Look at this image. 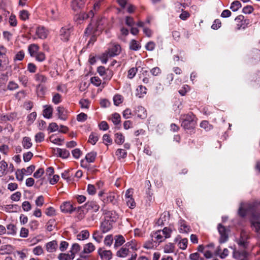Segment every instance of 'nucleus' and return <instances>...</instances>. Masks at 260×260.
<instances>
[{
    "label": "nucleus",
    "instance_id": "obj_58",
    "mask_svg": "<svg viewBox=\"0 0 260 260\" xmlns=\"http://www.w3.org/2000/svg\"><path fill=\"white\" fill-rule=\"evenodd\" d=\"M114 103L115 105L118 106L123 101V98L121 95L117 94L113 98Z\"/></svg>",
    "mask_w": 260,
    "mask_h": 260
},
{
    "label": "nucleus",
    "instance_id": "obj_22",
    "mask_svg": "<svg viewBox=\"0 0 260 260\" xmlns=\"http://www.w3.org/2000/svg\"><path fill=\"white\" fill-rule=\"evenodd\" d=\"M102 28L100 26V23L98 22V24H97V26L96 28H94L92 25L90 24L88 27L86 28L85 34L89 35L91 33H93L94 35H96L97 33L96 32L99 30H102Z\"/></svg>",
    "mask_w": 260,
    "mask_h": 260
},
{
    "label": "nucleus",
    "instance_id": "obj_31",
    "mask_svg": "<svg viewBox=\"0 0 260 260\" xmlns=\"http://www.w3.org/2000/svg\"><path fill=\"white\" fill-rule=\"evenodd\" d=\"M43 110V116L47 118H50L52 115L53 108L51 106H45Z\"/></svg>",
    "mask_w": 260,
    "mask_h": 260
},
{
    "label": "nucleus",
    "instance_id": "obj_19",
    "mask_svg": "<svg viewBox=\"0 0 260 260\" xmlns=\"http://www.w3.org/2000/svg\"><path fill=\"white\" fill-rule=\"evenodd\" d=\"M85 0H72L71 7L73 10L78 11L83 7Z\"/></svg>",
    "mask_w": 260,
    "mask_h": 260
},
{
    "label": "nucleus",
    "instance_id": "obj_14",
    "mask_svg": "<svg viewBox=\"0 0 260 260\" xmlns=\"http://www.w3.org/2000/svg\"><path fill=\"white\" fill-rule=\"evenodd\" d=\"M61 211L64 213H71L75 211L76 208L73 207L70 202H64L60 207Z\"/></svg>",
    "mask_w": 260,
    "mask_h": 260
},
{
    "label": "nucleus",
    "instance_id": "obj_60",
    "mask_svg": "<svg viewBox=\"0 0 260 260\" xmlns=\"http://www.w3.org/2000/svg\"><path fill=\"white\" fill-rule=\"evenodd\" d=\"M155 46V43L154 42L149 41L146 44L145 48L147 50L151 51L154 49Z\"/></svg>",
    "mask_w": 260,
    "mask_h": 260
},
{
    "label": "nucleus",
    "instance_id": "obj_18",
    "mask_svg": "<svg viewBox=\"0 0 260 260\" xmlns=\"http://www.w3.org/2000/svg\"><path fill=\"white\" fill-rule=\"evenodd\" d=\"M121 51V47L119 45L115 44L110 48L108 51H107L110 54V57H113L115 55H118Z\"/></svg>",
    "mask_w": 260,
    "mask_h": 260
},
{
    "label": "nucleus",
    "instance_id": "obj_35",
    "mask_svg": "<svg viewBox=\"0 0 260 260\" xmlns=\"http://www.w3.org/2000/svg\"><path fill=\"white\" fill-rule=\"evenodd\" d=\"M164 252L166 253H173L175 251V246L174 244L169 243L164 246Z\"/></svg>",
    "mask_w": 260,
    "mask_h": 260
},
{
    "label": "nucleus",
    "instance_id": "obj_52",
    "mask_svg": "<svg viewBox=\"0 0 260 260\" xmlns=\"http://www.w3.org/2000/svg\"><path fill=\"white\" fill-rule=\"evenodd\" d=\"M111 120L113 123L115 125L120 122V116L118 113H115L112 115Z\"/></svg>",
    "mask_w": 260,
    "mask_h": 260
},
{
    "label": "nucleus",
    "instance_id": "obj_57",
    "mask_svg": "<svg viewBox=\"0 0 260 260\" xmlns=\"http://www.w3.org/2000/svg\"><path fill=\"white\" fill-rule=\"evenodd\" d=\"M200 126L202 128H204L207 131H209L212 128V125L209 123L208 121L205 120L203 121L200 123Z\"/></svg>",
    "mask_w": 260,
    "mask_h": 260
},
{
    "label": "nucleus",
    "instance_id": "obj_28",
    "mask_svg": "<svg viewBox=\"0 0 260 260\" xmlns=\"http://www.w3.org/2000/svg\"><path fill=\"white\" fill-rule=\"evenodd\" d=\"M8 164L5 161H0V176L7 174L8 172Z\"/></svg>",
    "mask_w": 260,
    "mask_h": 260
},
{
    "label": "nucleus",
    "instance_id": "obj_4",
    "mask_svg": "<svg viewBox=\"0 0 260 260\" xmlns=\"http://www.w3.org/2000/svg\"><path fill=\"white\" fill-rule=\"evenodd\" d=\"M34 79L38 83V87L43 89V85L47 82L48 78L42 72H39L34 75Z\"/></svg>",
    "mask_w": 260,
    "mask_h": 260
},
{
    "label": "nucleus",
    "instance_id": "obj_6",
    "mask_svg": "<svg viewBox=\"0 0 260 260\" xmlns=\"http://www.w3.org/2000/svg\"><path fill=\"white\" fill-rule=\"evenodd\" d=\"M72 32V27L64 26L62 27L60 30V38L64 41L67 42L69 40L71 34Z\"/></svg>",
    "mask_w": 260,
    "mask_h": 260
},
{
    "label": "nucleus",
    "instance_id": "obj_46",
    "mask_svg": "<svg viewBox=\"0 0 260 260\" xmlns=\"http://www.w3.org/2000/svg\"><path fill=\"white\" fill-rule=\"evenodd\" d=\"M99 140V137L98 135L95 133H92L88 139V142L91 143L92 145H94Z\"/></svg>",
    "mask_w": 260,
    "mask_h": 260
},
{
    "label": "nucleus",
    "instance_id": "obj_17",
    "mask_svg": "<svg viewBox=\"0 0 260 260\" xmlns=\"http://www.w3.org/2000/svg\"><path fill=\"white\" fill-rule=\"evenodd\" d=\"M36 34L39 38L45 39L48 36V31L44 27H38L36 29Z\"/></svg>",
    "mask_w": 260,
    "mask_h": 260
},
{
    "label": "nucleus",
    "instance_id": "obj_56",
    "mask_svg": "<svg viewBox=\"0 0 260 260\" xmlns=\"http://www.w3.org/2000/svg\"><path fill=\"white\" fill-rule=\"evenodd\" d=\"M49 140L52 143L58 145H61L60 142H63L64 141L63 139H61L58 138H55L53 135H52L49 137Z\"/></svg>",
    "mask_w": 260,
    "mask_h": 260
},
{
    "label": "nucleus",
    "instance_id": "obj_9",
    "mask_svg": "<svg viewBox=\"0 0 260 260\" xmlns=\"http://www.w3.org/2000/svg\"><path fill=\"white\" fill-rule=\"evenodd\" d=\"M18 119V116L16 113H11L7 115L0 114V122L5 123L7 121L13 122Z\"/></svg>",
    "mask_w": 260,
    "mask_h": 260
},
{
    "label": "nucleus",
    "instance_id": "obj_45",
    "mask_svg": "<svg viewBox=\"0 0 260 260\" xmlns=\"http://www.w3.org/2000/svg\"><path fill=\"white\" fill-rule=\"evenodd\" d=\"M168 214L164 213L160 215V218L157 221V224L158 225H162L164 224V222L166 221L169 219V217L168 216Z\"/></svg>",
    "mask_w": 260,
    "mask_h": 260
},
{
    "label": "nucleus",
    "instance_id": "obj_43",
    "mask_svg": "<svg viewBox=\"0 0 260 260\" xmlns=\"http://www.w3.org/2000/svg\"><path fill=\"white\" fill-rule=\"evenodd\" d=\"M241 7V4L239 1H235L232 3L230 9L233 12H236L238 11Z\"/></svg>",
    "mask_w": 260,
    "mask_h": 260
},
{
    "label": "nucleus",
    "instance_id": "obj_51",
    "mask_svg": "<svg viewBox=\"0 0 260 260\" xmlns=\"http://www.w3.org/2000/svg\"><path fill=\"white\" fill-rule=\"evenodd\" d=\"M116 155L119 159L124 158L126 156L127 153L125 150L122 149H118L116 152Z\"/></svg>",
    "mask_w": 260,
    "mask_h": 260
},
{
    "label": "nucleus",
    "instance_id": "obj_24",
    "mask_svg": "<svg viewBox=\"0 0 260 260\" xmlns=\"http://www.w3.org/2000/svg\"><path fill=\"white\" fill-rule=\"evenodd\" d=\"M57 111L58 117L59 119L63 120L67 119V111L63 107H58Z\"/></svg>",
    "mask_w": 260,
    "mask_h": 260
},
{
    "label": "nucleus",
    "instance_id": "obj_48",
    "mask_svg": "<svg viewBox=\"0 0 260 260\" xmlns=\"http://www.w3.org/2000/svg\"><path fill=\"white\" fill-rule=\"evenodd\" d=\"M114 238L112 235H109L105 237L104 239V244L108 246H111L113 243Z\"/></svg>",
    "mask_w": 260,
    "mask_h": 260
},
{
    "label": "nucleus",
    "instance_id": "obj_26",
    "mask_svg": "<svg viewBox=\"0 0 260 260\" xmlns=\"http://www.w3.org/2000/svg\"><path fill=\"white\" fill-rule=\"evenodd\" d=\"M55 151L57 154V155L63 158H67L70 155V152L65 149L57 148Z\"/></svg>",
    "mask_w": 260,
    "mask_h": 260
},
{
    "label": "nucleus",
    "instance_id": "obj_47",
    "mask_svg": "<svg viewBox=\"0 0 260 260\" xmlns=\"http://www.w3.org/2000/svg\"><path fill=\"white\" fill-rule=\"evenodd\" d=\"M161 231L162 232V236H164L165 239H166V238H170L172 232V230H171V229L169 227L165 228L162 230V231Z\"/></svg>",
    "mask_w": 260,
    "mask_h": 260
},
{
    "label": "nucleus",
    "instance_id": "obj_29",
    "mask_svg": "<svg viewBox=\"0 0 260 260\" xmlns=\"http://www.w3.org/2000/svg\"><path fill=\"white\" fill-rule=\"evenodd\" d=\"M259 217L255 219L254 217L251 219V226L254 229L255 232L260 233V222L258 221Z\"/></svg>",
    "mask_w": 260,
    "mask_h": 260
},
{
    "label": "nucleus",
    "instance_id": "obj_41",
    "mask_svg": "<svg viewBox=\"0 0 260 260\" xmlns=\"http://www.w3.org/2000/svg\"><path fill=\"white\" fill-rule=\"evenodd\" d=\"M77 212L78 213V218L80 219H82L84 217L85 215L87 212L84 208V206L79 207L77 209Z\"/></svg>",
    "mask_w": 260,
    "mask_h": 260
},
{
    "label": "nucleus",
    "instance_id": "obj_32",
    "mask_svg": "<svg viewBox=\"0 0 260 260\" xmlns=\"http://www.w3.org/2000/svg\"><path fill=\"white\" fill-rule=\"evenodd\" d=\"M89 237V232L87 230H83L77 235V238L79 240H84L88 239Z\"/></svg>",
    "mask_w": 260,
    "mask_h": 260
},
{
    "label": "nucleus",
    "instance_id": "obj_63",
    "mask_svg": "<svg viewBox=\"0 0 260 260\" xmlns=\"http://www.w3.org/2000/svg\"><path fill=\"white\" fill-rule=\"evenodd\" d=\"M253 10H254V9L252 6H247L244 7L243 8L242 12L244 14H251V13H252Z\"/></svg>",
    "mask_w": 260,
    "mask_h": 260
},
{
    "label": "nucleus",
    "instance_id": "obj_20",
    "mask_svg": "<svg viewBox=\"0 0 260 260\" xmlns=\"http://www.w3.org/2000/svg\"><path fill=\"white\" fill-rule=\"evenodd\" d=\"M39 46L36 44H31L28 46V51L31 57H35L39 52Z\"/></svg>",
    "mask_w": 260,
    "mask_h": 260
},
{
    "label": "nucleus",
    "instance_id": "obj_34",
    "mask_svg": "<svg viewBox=\"0 0 260 260\" xmlns=\"http://www.w3.org/2000/svg\"><path fill=\"white\" fill-rule=\"evenodd\" d=\"M74 257V254L60 253L58 258L59 260H73Z\"/></svg>",
    "mask_w": 260,
    "mask_h": 260
},
{
    "label": "nucleus",
    "instance_id": "obj_33",
    "mask_svg": "<svg viewBox=\"0 0 260 260\" xmlns=\"http://www.w3.org/2000/svg\"><path fill=\"white\" fill-rule=\"evenodd\" d=\"M137 111V114L138 117L142 119H144L146 117V111L144 107L142 106L138 107Z\"/></svg>",
    "mask_w": 260,
    "mask_h": 260
},
{
    "label": "nucleus",
    "instance_id": "obj_10",
    "mask_svg": "<svg viewBox=\"0 0 260 260\" xmlns=\"http://www.w3.org/2000/svg\"><path fill=\"white\" fill-rule=\"evenodd\" d=\"M97 71L101 76H103L105 80H109L112 77V73L110 71L106 70L103 66L99 67Z\"/></svg>",
    "mask_w": 260,
    "mask_h": 260
},
{
    "label": "nucleus",
    "instance_id": "obj_44",
    "mask_svg": "<svg viewBox=\"0 0 260 260\" xmlns=\"http://www.w3.org/2000/svg\"><path fill=\"white\" fill-rule=\"evenodd\" d=\"M137 95L139 98L143 97L147 92V89L145 86L140 85L137 89Z\"/></svg>",
    "mask_w": 260,
    "mask_h": 260
},
{
    "label": "nucleus",
    "instance_id": "obj_2",
    "mask_svg": "<svg viewBox=\"0 0 260 260\" xmlns=\"http://www.w3.org/2000/svg\"><path fill=\"white\" fill-rule=\"evenodd\" d=\"M182 122L181 125L185 129L193 128L196 124L195 116L192 113L184 115L182 116Z\"/></svg>",
    "mask_w": 260,
    "mask_h": 260
},
{
    "label": "nucleus",
    "instance_id": "obj_27",
    "mask_svg": "<svg viewBox=\"0 0 260 260\" xmlns=\"http://www.w3.org/2000/svg\"><path fill=\"white\" fill-rule=\"evenodd\" d=\"M115 200V195L112 192L107 193L104 198L102 199L103 201L105 203H112Z\"/></svg>",
    "mask_w": 260,
    "mask_h": 260
},
{
    "label": "nucleus",
    "instance_id": "obj_49",
    "mask_svg": "<svg viewBox=\"0 0 260 260\" xmlns=\"http://www.w3.org/2000/svg\"><path fill=\"white\" fill-rule=\"evenodd\" d=\"M94 16V12L93 10H90L88 14L82 13L80 14L79 18L81 19L84 20L87 19L88 18L90 17H93Z\"/></svg>",
    "mask_w": 260,
    "mask_h": 260
},
{
    "label": "nucleus",
    "instance_id": "obj_23",
    "mask_svg": "<svg viewBox=\"0 0 260 260\" xmlns=\"http://www.w3.org/2000/svg\"><path fill=\"white\" fill-rule=\"evenodd\" d=\"M46 250L48 252H55L57 248V243L55 240L52 241L47 243L46 245Z\"/></svg>",
    "mask_w": 260,
    "mask_h": 260
},
{
    "label": "nucleus",
    "instance_id": "obj_42",
    "mask_svg": "<svg viewBox=\"0 0 260 260\" xmlns=\"http://www.w3.org/2000/svg\"><path fill=\"white\" fill-rule=\"evenodd\" d=\"M141 48V45L138 43V42L135 40H132L129 44V48L131 50L137 51L138 50Z\"/></svg>",
    "mask_w": 260,
    "mask_h": 260
},
{
    "label": "nucleus",
    "instance_id": "obj_7",
    "mask_svg": "<svg viewBox=\"0 0 260 260\" xmlns=\"http://www.w3.org/2000/svg\"><path fill=\"white\" fill-rule=\"evenodd\" d=\"M217 228L218 232L220 235V237L219 240V243H225L228 241L229 238L227 229L221 224H218Z\"/></svg>",
    "mask_w": 260,
    "mask_h": 260
},
{
    "label": "nucleus",
    "instance_id": "obj_64",
    "mask_svg": "<svg viewBox=\"0 0 260 260\" xmlns=\"http://www.w3.org/2000/svg\"><path fill=\"white\" fill-rule=\"evenodd\" d=\"M90 81L91 83L95 85L96 86H99L101 84V80L98 77H93L91 78Z\"/></svg>",
    "mask_w": 260,
    "mask_h": 260
},
{
    "label": "nucleus",
    "instance_id": "obj_38",
    "mask_svg": "<svg viewBox=\"0 0 260 260\" xmlns=\"http://www.w3.org/2000/svg\"><path fill=\"white\" fill-rule=\"evenodd\" d=\"M103 236L99 231H95L92 235L93 239L98 243L101 242Z\"/></svg>",
    "mask_w": 260,
    "mask_h": 260
},
{
    "label": "nucleus",
    "instance_id": "obj_15",
    "mask_svg": "<svg viewBox=\"0 0 260 260\" xmlns=\"http://www.w3.org/2000/svg\"><path fill=\"white\" fill-rule=\"evenodd\" d=\"M114 247L117 249L122 246L125 242L124 237L121 235H117L114 237Z\"/></svg>",
    "mask_w": 260,
    "mask_h": 260
},
{
    "label": "nucleus",
    "instance_id": "obj_1",
    "mask_svg": "<svg viewBox=\"0 0 260 260\" xmlns=\"http://www.w3.org/2000/svg\"><path fill=\"white\" fill-rule=\"evenodd\" d=\"M129 249L137 250V243L134 241H131L125 243L116 252V256L120 257H125L129 253Z\"/></svg>",
    "mask_w": 260,
    "mask_h": 260
},
{
    "label": "nucleus",
    "instance_id": "obj_39",
    "mask_svg": "<svg viewBox=\"0 0 260 260\" xmlns=\"http://www.w3.org/2000/svg\"><path fill=\"white\" fill-rule=\"evenodd\" d=\"M96 152L92 151L88 153L85 156V159L88 162H93L96 157Z\"/></svg>",
    "mask_w": 260,
    "mask_h": 260
},
{
    "label": "nucleus",
    "instance_id": "obj_30",
    "mask_svg": "<svg viewBox=\"0 0 260 260\" xmlns=\"http://www.w3.org/2000/svg\"><path fill=\"white\" fill-rule=\"evenodd\" d=\"M6 234L8 235H14L16 234V228L13 224L7 225Z\"/></svg>",
    "mask_w": 260,
    "mask_h": 260
},
{
    "label": "nucleus",
    "instance_id": "obj_54",
    "mask_svg": "<svg viewBox=\"0 0 260 260\" xmlns=\"http://www.w3.org/2000/svg\"><path fill=\"white\" fill-rule=\"evenodd\" d=\"M19 86L17 83L14 81H10L7 85L8 89L10 90H14L18 88Z\"/></svg>",
    "mask_w": 260,
    "mask_h": 260
},
{
    "label": "nucleus",
    "instance_id": "obj_59",
    "mask_svg": "<svg viewBox=\"0 0 260 260\" xmlns=\"http://www.w3.org/2000/svg\"><path fill=\"white\" fill-rule=\"evenodd\" d=\"M19 81L24 86H27L28 78L25 75H21L19 77Z\"/></svg>",
    "mask_w": 260,
    "mask_h": 260
},
{
    "label": "nucleus",
    "instance_id": "obj_53",
    "mask_svg": "<svg viewBox=\"0 0 260 260\" xmlns=\"http://www.w3.org/2000/svg\"><path fill=\"white\" fill-rule=\"evenodd\" d=\"M187 239L186 238H184L178 242V246L179 248L182 250H184L186 248L187 246Z\"/></svg>",
    "mask_w": 260,
    "mask_h": 260
},
{
    "label": "nucleus",
    "instance_id": "obj_40",
    "mask_svg": "<svg viewBox=\"0 0 260 260\" xmlns=\"http://www.w3.org/2000/svg\"><path fill=\"white\" fill-rule=\"evenodd\" d=\"M24 171V168L17 170L15 173V175L16 178L18 180L20 181H22L23 180L24 175H25Z\"/></svg>",
    "mask_w": 260,
    "mask_h": 260
},
{
    "label": "nucleus",
    "instance_id": "obj_61",
    "mask_svg": "<svg viewBox=\"0 0 260 260\" xmlns=\"http://www.w3.org/2000/svg\"><path fill=\"white\" fill-rule=\"evenodd\" d=\"M44 140V134L40 132L37 133L35 136V141L37 143L41 142Z\"/></svg>",
    "mask_w": 260,
    "mask_h": 260
},
{
    "label": "nucleus",
    "instance_id": "obj_50",
    "mask_svg": "<svg viewBox=\"0 0 260 260\" xmlns=\"http://www.w3.org/2000/svg\"><path fill=\"white\" fill-rule=\"evenodd\" d=\"M115 142L117 144H121L124 142V138L120 133H116L115 135Z\"/></svg>",
    "mask_w": 260,
    "mask_h": 260
},
{
    "label": "nucleus",
    "instance_id": "obj_11",
    "mask_svg": "<svg viewBox=\"0 0 260 260\" xmlns=\"http://www.w3.org/2000/svg\"><path fill=\"white\" fill-rule=\"evenodd\" d=\"M84 206L86 212L90 211L96 212L100 208L99 205L95 201L88 202Z\"/></svg>",
    "mask_w": 260,
    "mask_h": 260
},
{
    "label": "nucleus",
    "instance_id": "obj_62",
    "mask_svg": "<svg viewBox=\"0 0 260 260\" xmlns=\"http://www.w3.org/2000/svg\"><path fill=\"white\" fill-rule=\"evenodd\" d=\"M154 241L152 240H148L145 242L143 247L147 249H150L154 247Z\"/></svg>",
    "mask_w": 260,
    "mask_h": 260
},
{
    "label": "nucleus",
    "instance_id": "obj_3",
    "mask_svg": "<svg viewBox=\"0 0 260 260\" xmlns=\"http://www.w3.org/2000/svg\"><path fill=\"white\" fill-rule=\"evenodd\" d=\"M235 21L236 25V29L239 30L241 28H245L250 23L249 19L245 18L242 15H240L236 17Z\"/></svg>",
    "mask_w": 260,
    "mask_h": 260
},
{
    "label": "nucleus",
    "instance_id": "obj_37",
    "mask_svg": "<svg viewBox=\"0 0 260 260\" xmlns=\"http://www.w3.org/2000/svg\"><path fill=\"white\" fill-rule=\"evenodd\" d=\"M246 204L245 203H241L238 210V214L241 217H245L247 214V210L246 209Z\"/></svg>",
    "mask_w": 260,
    "mask_h": 260
},
{
    "label": "nucleus",
    "instance_id": "obj_13",
    "mask_svg": "<svg viewBox=\"0 0 260 260\" xmlns=\"http://www.w3.org/2000/svg\"><path fill=\"white\" fill-rule=\"evenodd\" d=\"M178 230L180 233H188L190 231V228L187 222L183 220L180 219L178 222Z\"/></svg>",
    "mask_w": 260,
    "mask_h": 260
},
{
    "label": "nucleus",
    "instance_id": "obj_55",
    "mask_svg": "<svg viewBox=\"0 0 260 260\" xmlns=\"http://www.w3.org/2000/svg\"><path fill=\"white\" fill-rule=\"evenodd\" d=\"M34 57H35L36 60L39 62H42L46 59L45 55L42 52H39Z\"/></svg>",
    "mask_w": 260,
    "mask_h": 260
},
{
    "label": "nucleus",
    "instance_id": "obj_5",
    "mask_svg": "<svg viewBox=\"0 0 260 260\" xmlns=\"http://www.w3.org/2000/svg\"><path fill=\"white\" fill-rule=\"evenodd\" d=\"M133 190L128 189L126 191L125 194V201L126 205L131 209H134L136 207V203L132 197Z\"/></svg>",
    "mask_w": 260,
    "mask_h": 260
},
{
    "label": "nucleus",
    "instance_id": "obj_12",
    "mask_svg": "<svg viewBox=\"0 0 260 260\" xmlns=\"http://www.w3.org/2000/svg\"><path fill=\"white\" fill-rule=\"evenodd\" d=\"M151 238L152 240L157 244H159L160 242L165 240L160 230H158L152 233Z\"/></svg>",
    "mask_w": 260,
    "mask_h": 260
},
{
    "label": "nucleus",
    "instance_id": "obj_16",
    "mask_svg": "<svg viewBox=\"0 0 260 260\" xmlns=\"http://www.w3.org/2000/svg\"><path fill=\"white\" fill-rule=\"evenodd\" d=\"M112 222L109 220H106L101 223L100 229L103 233L109 231L112 228Z\"/></svg>",
    "mask_w": 260,
    "mask_h": 260
},
{
    "label": "nucleus",
    "instance_id": "obj_36",
    "mask_svg": "<svg viewBox=\"0 0 260 260\" xmlns=\"http://www.w3.org/2000/svg\"><path fill=\"white\" fill-rule=\"evenodd\" d=\"M23 147L25 149H28L32 146V143L31 142V139L30 138L25 137L23 138L22 142Z\"/></svg>",
    "mask_w": 260,
    "mask_h": 260
},
{
    "label": "nucleus",
    "instance_id": "obj_8",
    "mask_svg": "<svg viewBox=\"0 0 260 260\" xmlns=\"http://www.w3.org/2000/svg\"><path fill=\"white\" fill-rule=\"evenodd\" d=\"M101 211L103 212V214L105 216V219L109 220L112 222L116 220L118 217L117 214L115 211H109L104 208H102Z\"/></svg>",
    "mask_w": 260,
    "mask_h": 260
},
{
    "label": "nucleus",
    "instance_id": "obj_25",
    "mask_svg": "<svg viewBox=\"0 0 260 260\" xmlns=\"http://www.w3.org/2000/svg\"><path fill=\"white\" fill-rule=\"evenodd\" d=\"M99 252L102 260H110L112 257V253L110 250H100Z\"/></svg>",
    "mask_w": 260,
    "mask_h": 260
},
{
    "label": "nucleus",
    "instance_id": "obj_21",
    "mask_svg": "<svg viewBox=\"0 0 260 260\" xmlns=\"http://www.w3.org/2000/svg\"><path fill=\"white\" fill-rule=\"evenodd\" d=\"M94 250L95 247L92 243H88L85 244L84 246L83 251L81 254V257L85 258L86 256L83 255L84 253H90Z\"/></svg>",
    "mask_w": 260,
    "mask_h": 260
}]
</instances>
